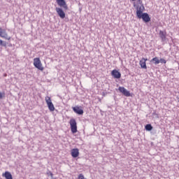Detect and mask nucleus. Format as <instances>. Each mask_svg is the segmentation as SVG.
<instances>
[{
    "mask_svg": "<svg viewBox=\"0 0 179 179\" xmlns=\"http://www.w3.org/2000/svg\"><path fill=\"white\" fill-rule=\"evenodd\" d=\"M159 38H161L162 43H164L167 40V32L166 31H159Z\"/></svg>",
    "mask_w": 179,
    "mask_h": 179,
    "instance_id": "9",
    "label": "nucleus"
},
{
    "mask_svg": "<svg viewBox=\"0 0 179 179\" xmlns=\"http://www.w3.org/2000/svg\"><path fill=\"white\" fill-rule=\"evenodd\" d=\"M151 62H153L155 65H157L160 63V60L159 59V58H157V57H155L151 59Z\"/></svg>",
    "mask_w": 179,
    "mask_h": 179,
    "instance_id": "15",
    "label": "nucleus"
},
{
    "mask_svg": "<svg viewBox=\"0 0 179 179\" xmlns=\"http://www.w3.org/2000/svg\"><path fill=\"white\" fill-rule=\"evenodd\" d=\"M130 1H131L132 2H134V1H136V0H130Z\"/></svg>",
    "mask_w": 179,
    "mask_h": 179,
    "instance_id": "25",
    "label": "nucleus"
},
{
    "mask_svg": "<svg viewBox=\"0 0 179 179\" xmlns=\"http://www.w3.org/2000/svg\"><path fill=\"white\" fill-rule=\"evenodd\" d=\"M159 62H161V64H166L167 62V61H166V59H160Z\"/></svg>",
    "mask_w": 179,
    "mask_h": 179,
    "instance_id": "21",
    "label": "nucleus"
},
{
    "mask_svg": "<svg viewBox=\"0 0 179 179\" xmlns=\"http://www.w3.org/2000/svg\"><path fill=\"white\" fill-rule=\"evenodd\" d=\"M118 90H119V92H120V93L123 94V96H126V97L131 96V92H129V91H128V90L125 89V87H119Z\"/></svg>",
    "mask_w": 179,
    "mask_h": 179,
    "instance_id": "6",
    "label": "nucleus"
},
{
    "mask_svg": "<svg viewBox=\"0 0 179 179\" xmlns=\"http://www.w3.org/2000/svg\"><path fill=\"white\" fill-rule=\"evenodd\" d=\"M147 61L148 59H145L144 57H143L140 61V66L143 69H148V66H146Z\"/></svg>",
    "mask_w": 179,
    "mask_h": 179,
    "instance_id": "11",
    "label": "nucleus"
},
{
    "mask_svg": "<svg viewBox=\"0 0 179 179\" xmlns=\"http://www.w3.org/2000/svg\"><path fill=\"white\" fill-rule=\"evenodd\" d=\"M71 156L72 157L76 158L79 156V149L73 148L71 150Z\"/></svg>",
    "mask_w": 179,
    "mask_h": 179,
    "instance_id": "13",
    "label": "nucleus"
},
{
    "mask_svg": "<svg viewBox=\"0 0 179 179\" xmlns=\"http://www.w3.org/2000/svg\"><path fill=\"white\" fill-rule=\"evenodd\" d=\"M145 131H152L153 129V127L150 124H148L145 126Z\"/></svg>",
    "mask_w": 179,
    "mask_h": 179,
    "instance_id": "16",
    "label": "nucleus"
},
{
    "mask_svg": "<svg viewBox=\"0 0 179 179\" xmlns=\"http://www.w3.org/2000/svg\"><path fill=\"white\" fill-rule=\"evenodd\" d=\"M3 176L5 177L6 179H13L12 177V174L10 173L9 171H6Z\"/></svg>",
    "mask_w": 179,
    "mask_h": 179,
    "instance_id": "14",
    "label": "nucleus"
},
{
    "mask_svg": "<svg viewBox=\"0 0 179 179\" xmlns=\"http://www.w3.org/2000/svg\"><path fill=\"white\" fill-rule=\"evenodd\" d=\"M73 111L78 115H83V110L79 108V106H76L73 108Z\"/></svg>",
    "mask_w": 179,
    "mask_h": 179,
    "instance_id": "12",
    "label": "nucleus"
},
{
    "mask_svg": "<svg viewBox=\"0 0 179 179\" xmlns=\"http://www.w3.org/2000/svg\"><path fill=\"white\" fill-rule=\"evenodd\" d=\"M34 66L39 71H44V67H43V64H41V60H40V58L34 59Z\"/></svg>",
    "mask_w": 179,
    "mask_h": 179,
    "instance_id": "3",
    "label": "nucleus"
},
{
    "mask_svg": "<svg viewBox=\"0 0 179 179\" xmlns=\"http://www.w3.org/2000/svg\"><path fill=\"white\" fill-rule=\"evenodd\" d=\"M134 6L136 9L137 17L138 19H143V22L145 23H149V22H150V17L148 13H143V10H145V6L139 7V6L136 5L135 3H134Z\"/></svg>",
    "mask_w": 179,
    "mask_h": 179,
    "instance_id": "1",
    "label": "nucleus"
},
{
    "mask_svg": "<svg viewBox=\"0 0 179 179\" xmlns=\"http://www.w3.org/2000/svg\"><path fill=\"white\" fill-rule=\"evenodd\" d=\"M69 124L72 134H76L78 132V125L76 123V120L71 119Z\"/></svg>",
    "mask_w": 179,
    "mask_h": 179,
    "instance_id": "2",
    "label": "nucleus"
},
{
    "mask_svg": "<svg viewBox=\"0 0 179 179\" xmlns=\"http://www.w3.org/2000/svg\"><path fill=\"white\" fill-rule=\"evenodd\" d=\"M0 37H2L3 38H5L6 40H10V36L8 35L6 33V30L2 29V28L0 27Z\"/></svg>",
    "mask_w": 179,
    "mask_h": 179,
    "instance_id": "8",
    "label": "nucleus"
},
{
    "mask_svg": "<svg viewBox=\"0 0 179 179\" xmlns=\"http://www.w3.org/2000/svg\"><path fill=\"white\" fill-rule=\"evenodd\" d=\"M0 45H2L3 47H6V43L5 42H3V40L0 39Z\"/></svg>",
    "mask_w": 179,
    "mask_h": 179,
    "instance_id": "18",
    "label": "nucleus"
},
{
    "mask_svg": "<svg viewBox=\"0 0 179 179\" xmlns=\"http://www.w3.org/2000/svg\"><path fill=\"white\" fill-rule=\"evenodd\" d=\"M152 117L153 118H159V115L156 113V111L152 113Z\"/></svg>",
    "mask_w": 179,
    "mask_h": 179,
    "instance_id": "19",
    "label": "nucleus"
},
{
    "mask_svg": "<svg viewBox=\"0 0 179 179\" xmlns=\"http://www.w3.org/2000/svg\"><path fill=\"white\" fill-rule=\"evenodd\" d=\"M55 10L57 13V15L61 17V19H65V12H64V10L59 7H56Z\"/></svg>",
    "mask_w": 179,
    "mask_h": 179,
    "instance_id": "7",
    "label": "nucleus"
},
{
    "mask_svg": "<svg viewBox=\"0 0 179 179\" xmlns=\"http://www.w3.org/2000/svg\"><path fill=\"white\" fill-rule=\"evenodd\" d=\"M45 101L48 104V107L50 111H54L55 110V107L54 106V103H52V101H51V97L46 96Z\"/></svg>",
    "mask_w": 179,
    "mask_h": 179,
    "instance_id": "4",
    "label": "nucleus"
},
{
    "mask_svg": "<svg viewBox=\"0 0 179 179\" xmlns=\"http://www.w3.org/2000/svg\"><path fill=\"white\" fill-rule=\"evenodd\" d=\"M1 99H3V93L0 92V100H1Z\"/></svg>",
    "mask_w": 179,
    "mask_h": 179,
    "instance_id": "23",
    "label": "nucleus"
},
{
    "mask_svg": "<svg viewBox=\"0 0 179 179\" xmlns=\"http://www.w3.org/2000/svg\"><path fill=\"white\" fill-rule=\"evenodd\" d=\"M137 1L138 2V4H136V5L138 6V8H142L143 6H144L142 0H137Z\"/></svg>",
    "mask_w": 179,
    "mask_h": 179,
    "instance_id": "17",
    "label": "nucleus"
},
{
    "mask_svg": "<svg viewBox=\"0 0 179 179\" xmlns=\"http://www.w3.org/2000/svg\"><path fill=\"white\" fill-rule=\"evenodd\" d=\"M78 179H86V178H85V176H83V174L80 173L78 176Z\"/></svg>",
    "mask_w": 179,
    "mask_h": 179,
    "instance_id": "22",
    "label": "nucleus"
},
{
    "mask_svg": "<svg viewBox=\"0 0 179 179\" xmlns=\"http://www.w3.org/2000/svg\"><path fill=\"white\" fill-rule=\"evenodd\" d=\"M47 176H48V177H52V176H54V174L52 173V172H51V171H48L47 173H46Z\"/></svg>",
    "mask_w": 179,
    "mask_h": 179,
    "instance_id": "20",
    "label": "nucleus"
},
{
    "mask_svg": "<svg viewBox=\"0 0 179 179\" xmlns=\"http://www.w3.org/2000/svg\"><path fill=\"white\" fill-rule=\"evenodd\" d=\"M50 177H51V179H56L55 178H54V176H50Z\"/></svg>",
    "mask_w": 179,
    "mask_h": 179,
    "instance_id": "24",
    "label": "nucleus"
},
{
    "mask_svg": "<svg viewBox=\"0 0 179 179\" xmlns=\"http://www.w3.org/2000/svg\"><path fill=\"white\" fill-rule=\"evenodd\" d=\"M111 75L115 79L121 78V73L118 70L114 69L111 71Z\"/></svg>",
    "mask_w": 179,
    "mask_h": 179,
    "instance_id": "10",
    "label": "nucleus"
},
{
    "mask_svg": "<svg viewBox=\"0 0 179 179\" xmlns=\"http://www.w3.org/2000/svg\"><path fill=\"white\" fill-rule=\"evenodd\" d=\"M56 2L60 8H63L64 10H68V4H66L65 0H56Z\"/></svg>",
    "mask_w": 179,
    "mask_h": 179,
    "instance_id": "5",
    "label": "nucleus"
}]
</instances>
